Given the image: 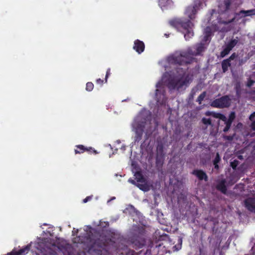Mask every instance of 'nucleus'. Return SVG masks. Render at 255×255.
<instances>
[{
    "instance_id": "37998d69",
    "label": "nucleus",
    "mask_w": 255,
    "mask_h": 255,
    "mask_svg": "<svg viewBox=\"0 0 255 255\" xmlns=\"http://www.w3.org/2000/svg\"><path fill=\"white\" fill-rule=\"evenodd\" d=\"M92 198V196H87L86 198H85L84 200H83V202L84 203H86L88 201H90Z\"/></svg>"
},
{
    "instance_id": "72a5a7b5",
    "label": "nucleus",
    "mask_w": 255,
    "mask_h": 255,
    "mask_svg": "<svg viewBox=\"0 0 255 255\" xmlns=\"http://www.w3.org/2000/svg\"><path fill=\"white\" fill-rule=\"evenodd\" d=\"M255 82V81L250 79L248 81V82H247V86L248 87H252L253 86V85L254 84V83Z\"/></svg>"
},
{
    "instance_id": "393cba45",
    "label": "nucleus",
    "mask_w": 255,
    "mask_h": 255,
    "mask_svg": "<svg viewBox=\"0 0 255 255\" xmlns=\"http://www.w3.org/2000/svg\"><path fill=\"white\" fill-rule=\"evenodd\" d=\"M206 92H203L198 97L197 99V102H198L199 104H201L202 103V102L203 101L204 99L206 97Z\"/></svg>"
},
{
    "instance_id": "bb28decb",
    "label": "nucleus",
    "mask_w": 255,
    "mask_h": 255,
    "mask_svg": "<svg viewBox=\"0 0 255 255\" xmlns=\"http://www.w3.org/2000/svg\"><path fill=\"white\" fill-rule=\"evenodd\" d=\"M239 163V161L235 159L233 161L231 162L230 166L234 170H235Z\"/></svg>"
},
{
    "instance_id": "f257e3e1",
    "label": "nucleus",
    "mask_w": 255,
    "mask_h": 255,
    "mask_svg": "<svg viewBox=\"0 0 255 255\" xmlns=\"http://www.w3.org/2000/svg\"><path fill=\"white\" fill-rule=\"evenodd\" d=\"M91 242L88 252L91 255H111V247L115 244L110 233L104 230H94Z\"/></svg>"
},
{
    "instance_id": "2eb2a0df",
    "label": "nucleus",
    "mask_w": 255,
    "mask_h": 255,
    "mask_svg": "<svg viewBox=\"0 0 255 255\" xmlns=\"http://www.w3.org/2000/svg\"><path fill=\"white\" fill-rule=\"evenodd\" d=\"M236 15L240 16V17L254 15H255V8L248 10H241L239 12L236 13Z\"/></svg>"
},
{
    "instance_id": "e433bc0d",
    "label": "nucleus",
    "mask_w": 255,
    "mask_h": 255,
    "mask_svg": "<svg viewBox=\"0 0 255 255\" xmlns=\"http://www.w3.org/2000/svg\"><path fill=\"white\" fill-rule=\"evenodd\" d=\"M218 119L224 122H226V120H227L226 117L222 114H220Z\"/></svg>"
},
{
    "instance_id": "4c0bfd02",
    "label": "nucleus",
    "mask_w": 255,
    "mask_h": 255,
    "mask_svg": "<svg viewBox=\"0 0 255 255\" xmlns=\"http://www.w3.org/2000/svg\"><path fill=\"white\" fill-rule=\"evenodd\" d=\"M249 120L251 122L255 121V111L250 116Z\"/></svg>"
},
{
    "instance_id": "5701e85b",
    "label": "nucleus",
    "mask_w": 255,
    "mask_h": 255,
    "mask_svg": "<svg viewBox=\"0 0 255 255\" xmlns=\"http://www.w3.org/2000/svg\"><path fill=\"white\" fill-rule=\"evenodd\" d=\"M232 123L233 122H231L230 120H227L226 122H225L226 126L223 130L224 132H226L230 129Z\"/></svg>"
},
{
    "instance_id": "4be33fe9",
    "label": "nucleus",
    "mask_w": 255,
    "mask_h": 255,
    "mask_svg": "<svg viewBox=\"0 0 255 255\" xmlns=\"http://www.w3.org/2000/svg\"><path fill=\"white\" fill-rule=\"evenodd\" d=\"M231 51V49L228 48L226 45L224 49L220 53V57L223 58L227 55Z\"/></svg>"
},
{
    "instance_id": "a211bd4d",
    "label": "nucleus",
    "mask_w": 255,
    "mask_h": 255,
    "mask_svg": "<svg viewBox=\"0 0 255 255\" xmlns=\"http://www.w3.org/2000/svg\"><path fill=\"white\" fill-rule=\"evenodd\" d=\"M221 160V157L218 152L216 153V156L214 159L213 160V163L214 165V168L216 170H218L219 169V166L218 164Z\"/></svg>"
},
{
    "instance_id": "f8f14e48",
    "label": "nucleus",
    "mask_w": 255,
    "mask_h": 255,
    "mask_svg": "<svg viewBox=\"0 0 255 255\" xmlns=\"http://www.w3.org/2000/svg\"><path fill=\"white\" fill-rule=\"evenodd\" d=\"M192 174L196 176L199 180H204L205 181H207L208 180V177L207 174L205 172L201 169H195L193 170Z\"/></svg>"
},
{
    "instance_id": "a878e982",
    "label": "nucleus",
    "mask_w": 255,
    "mask_h": 255,
    "mask_svg": "<svg viewBox=\"0 0 255 255\" xmlns=\"http://www.w3.org/2000/svg\"><path fill=\"white\" fill-rule=\"evenodd\" d=\"M141 253L142 251L135 253L133 250H128L125 253V255H139Z\"/></svg>"
},
{
    "instance_id": "473e14b6",
    "label": "nucleus",
    "mask_w": 255,
    "mask_h": 255,
    "mask_svg": "<svg viewBox=\"0 0 255 255\" xmlns=\"http://www.w3.org/2000/svg\"><path fill=\"white\" fill-rule=\"evenodd\" d=\"M110 75H111V69H110V68H108L107 70L106 75L105 76V83L107 82V79Z\"/></svg>"
},
{
    "instance_id": "dca6fc26",
    "label": "nucleus",
    "mask_w": 255,
    "mask_h": 255,
    "mask_svg": "<svg viewBox=\"0 0 255 255\" xmlns=\"http://www.w3.org/2000/svg\"><path fill=\"white\" fill-rule=\"evenodd\" d=\"M205 50L204 44L200 43L196 45V51L193 54L194 55H200Z\"/></svg>"
},
{
    "instance_id": "7c9ffc66",
    "label": "nucleus",
    "mask_w": 255,
    "mask_h": 255,
    "mask_svg": "<svg viewBox=\"0 0 255 255\" xmlns=\"http://www.w3.org/2000/svg\"><path fill=\"white\" fill-rule=\"evenodd\" d=\"M235 135V133L233 134L232 135H225V136H224V138L229 141H232L233 140Z\"/></svg>"
},
{
    "instance_id": "c85d7f7f",
    "label": "nucleus",
    "mask_w": 255,
    "mask_h": 255,
    "mask_svg": "<svg viewBox=\"0 0 255 255\" xmlns=\"http://www.w3.org/2000/svg\"><path fill=\"white\" fill-rule=\"evenodd\" d=\"M93 88H94V84H93V83L89 82L86 84V89L87 91H88L89 92L92 91L93 90Z\"/></svg>"
},
{
    "instance_id": "6ab92c4d",
    "label": "nucleus",
    "mask_w": 255,
    "mask_h": 255,
    "mask_svg": "<svg viewBox=\"0 0 255 255\" xmlns=\"http://www.w3.org/2000/svg\"><path fill=\"white\" fill-rule=\"evenodd\" d=\"M135 179L137 182L144 183L145 180L140 171H136L134 174Z\"/></svg>"
},
{
    "instance_id": "c9c22d12",
    "label": "nucleus",
    "mask_w": 255,
    "mask_h": 255,
    "mask_svg": "<svg viewBox=\"0 0 255 255\" xmlns=\"http://www.w3.org/2000/svg\"><path fill=\"white\" fill-rule=\"evenodd\" d=\"M230 180L229 181V184L231 185L234 184L237 182V180L234 179V177L233 176L230 177Z\"/></svg>"
},
{
    "instance_id": "7ed1b4c3",
    "label": "nucleus",
    "mask_w": 255,
    "mask_h": 255,
    "mask_svg": "<svg viewBox=\"0 0 255 255\" xmlns=\"http://www.w3.org/2000/svg\"><path fill=\"white\" fill-rule=\"evenodd\" d=\"M177 73L179 77H174L169 80L168 87L171 90L176 89L179 90L183 86L187 87L190 83V79L188 76L183 77L185 73V70L182 68L177 67Z\"/></svg>"
},
{
    "instance_id": "20e7f679",
    "label": "nucleus",
    "mask_w": 255,
    "mask_h": 255,
    "mask_svg": "<svg viewBox=\"0 0 255 255\" xmlns=\"http://www.w3.org/2000/svg\"><path fill=\"white\" fill-rule=\"evenodd\" d=\"M192 61L193 58L187 52L176 53L168 57L169 63L177 66L190 64Z\"/></svg>"
},
{
    "instance_id": "1a4fd4ad",
    "label": "nucleus",
    "mask_w": 255,
    "mask_h": 255,
    "mask_svg": "<svg viewBox=\"0 0 255 255\" xmlns=\"http://www.w3.org/2000/svg\"><path fill=\"white\" fill-rule=\"evenodd\" d=\"M164 159V147L162 144H158L156 148V163H163Z\"/></svg>"
},
{
    "instance_id": "f3484780",
    "label": "nucleus",
    "mask_w": 255,
    "mask_h": 255,
    "mask_svg": "<svg viewBox=\"0 0 255 255\" xmlns=\"http://www.w3.org/2000/svg\"><path fill=\"white\" fill-rule=\"evenodd\" d=\"M223 72L225 73L228 70V67L231 66V62L229 59H224L221 63Z\"/></svg>"
},
{
    "instance_id": "f03ea898",
    "label": "nucleus",
    "mask_w": 255,
    "mask_h": 255,
    "mask_svg": "<svg viewBox=\"0 0 255 255\" xmlns=\"http://www.w3.org/2000/svg\"><path fill=\"white\" fill-rule=\"evenodd\" d=\"M202 4V0H195L193 5L188 6L185 10V14L188 18H176L170 21L171 26L177 29L182 28L186 31L184 37L186 40H189L194 35L193 27L194 24L191 20L195 18V15L199 7Z\"/></svg>"
},
{
    "instance_id": "c03bdc74",
    "label": "nucleus",
    "mask_w": 255,
    "mask_h": 255,
    "mask_svg": "<svg viewBox=\"0 0 255 255\" xmlns=\"http://www.w3.org/2000/svg\"><path fill=\"white\" fill-rule=\"evenodd\" d=\"M212 114H213V112L208 111L205 113V115L207 116H212Z\"/></svg>"
},
{
    "instance_id": "412c9836",
    "label": "nucleus",
    "mask_w": 255,
    "mask_h": 255,
    "mask_svg": "<svg viewBox=\"0 0 255 255\" xmlns=\"http://www.w3.org/2000/svg\"><path fill=\"white\" fill-rule=\"evenodd\" d=\"M136 186L142 191H147L149 190V187L146 183H141L136 184Z\"/></svg>"
},
{
    "instance_id": "49530a36",
    "label": "nucleus",
    "mask_w": 255,
    "mask_h": 255,
    "mask_svg": "<svg viewBox=\"0 0 255 255\" xmlns=\"http://www.w3.org/2000/svg\"><path fill=\"white\" fill-rule=\"evenodd\" d=\"M128 181H129V182H130V183H132V184L136 185V184H136V182H135V181L134 180H132V179H129V180H128Z\"/></svg>"
},
{
    "instance_id": "0eeeda50",
    "label": "nucleus",
    "mask_w": 255,
    "mask_h": 255,
    "mask_svg": "<svg viewBox=\"0 0 255 255\" xmlns=\"http://www.w3.org/2000/svg\"><path fill=\"white\" fill-rule=\"evenodd\" d=\"M144 127V123L143 122H138L134 124V128L135 133L134 136L135 142H138L142 139Z\"/></svg>"
},
{
    "instance_id": "de8ad7c7",
    "label": "nucleus",
    "mask_w": 255,
    "mask_h": 255,
    "mask_svg": "<svg viewBox=\"0 0 255 255\" xmlns=\"http://www.w3.org/2000/svg\"><path fill=\"white\" fill-rule=\"evenodd\" d=\"M165 35L166 36V37H168L169 36V34H165Z\"/></svg>"
},
{
    "instance_id": "9d476101",
    "label": "nucleus",
    "mask_w": 255,
    "mask_h": 255,
    "mask_svg": "<svg viewBox=\"0 0 255 255\" xmlns=\"http://www.w3.org/2000/svg\"><path fill=\"white\" fill-rule=\"evenodd\" d=\"M76 149L74 151L75 154H80L84 153L85 151L88 152L89 153H93L97 154L98 153V151L92 147H86L83 145L79 144L76 146Z\"/></svg>"
},
{
    "instance_id": "2f4dec72",
    "label": "nucleus",
    "mask_w": 255,
    "mask_h": 255,
    "mask_svg": "<svg viewBox=\"0 0 255 255\" xmlns=\"http://www.w3.org/2000/svg\"><path fill=\"white\" fill-rule=\"evenodd\" d=\"M238 56V55L236 53H233L227 59H229L231 62L232 60H233Z\"/></svg>"
},
{
    "instance_id": "79ce46f5",
    "label": "nucleus",
    "mask_w": 255,
    "mask_h": 255,
    "mask_svg": "<svg viewBox=\"0 0 255 255\" xmlns=\"http://www.w3.org/2000/svg\"><path fill=\"white\" fill-rule=\"evenodd\" d=\"M209 34V36H210L211 34V31L210 28L209 27H207L206 29L205 34Z\"/></svg>"
},
{
    "instance_id": "cd10ccee",
    "label": "nucleus",
    "mask_w": 255,
    "mask_h": 255,
    "mask_svg": "<svg viewBox=\"0 0 255 255\" xmlns=\"http://www.w3.org/2000/svg\"><path fill=\"white\" fill-rule=\"evenodd\" d=\"M224 4L225 6V11H228L229 10L231 4V0H224Z\"/></svg>"
},
{
    "instance_id": "423d86ee",
    "label": "nucleus",
    "mask_w": 255,
    "mask_h": 255,
    "mask_svg": "<svg viewBox=\"0 0 255 255\" xmlns=\"http://www.w3.org/2000/svg\"><path fill=\"white\" fill-rule=\"evenodd\" d=\"M157 89L155 90V97L157 102L159 103H163L165 99V90L161 82H158L156 84Z\"/></svg>"
},
{
    "instance_id": "a18cd8bd",
    "label": "nucleus",
    "mask_w": 255,
    "mask_h": 255,
    "mask_svg": "<svg viewBox=\"0 0 255 255\" xmlns=\"http://www.w3.org/2000/svg\"><path fill=\"white\" fill-rule=\"evenodd\" d=\"M209 34H205L204 37V41H207L208 40V38L209 37Z\"/></svg>"
},
{
    "instance_id": "b1692460",
    "label": "nucleus",
    "mask_w": 255,
    "mask_h": 255,
    "mask_svg": "<svg viewBox=\"0 0 255 255\" xmlns=\"http://www.w3.org/2000/svg\"><path fill=\"white\" fill-rule=\"evenodd\" d=\"M201 121H202V123L205 125L211 126L212 127L213 126L211 119L203 118L201 120Z\"/></svg>"
},
{
    "instance_id": "4468645a",
    "label": "nucleus",
    "mask_w": 255,
    "mask_h": 255,
    "mask_svg": "<svg viewBox=\"0 0 255 255\" xmlns=\"http://www.w3.org/2000/svg\"><path fill=\"white\" fill-rule=\"evenodd\" d=\"M226 180L223 179L219 181L216 185L217 189L224 194H226L227 191V188L226 185Z\"/></svg>"
},
{
    "instance_id": "ea45409f",
    "label": "nucleus",
    "mask_w": 255,
    "mask_h": 255,
    "mask_svg": "<svg viewBox=\"0 0 255 255\" xmlns=\"http://www.w3.org/2000/svg\"><path fill=\"white\" fill-rule=\"evenodd\" d=\"M96 83L97 84H99L101 86L103 85V83H104V80H102L101 79L99 78V79H97L96 80Z\"/></svg>"
},
{
    "instance_id": "58836bf2",
    "label": "nucleus",
    "mask_w": 255,
    "mask_h": 255,
    "mask_svg": "<svg viewBox=\"0 0 255 255\" xmlns=\"http://www.w3.org/2000/svg\"><path fill=\"white\" fill-rule=\"evenodd\" d=\"M251 128L255 131V121H252V123L250 126Z\"/></svg>"
},
{
    "instance_id": "6e6552de",
    "label": "nucleus",
    "mask_w": 255,
    "mask_h": 255,
    "mask_svg": "<svg viewBox=\"0 0 255 255\" xmlns=\"http://www.w3.org/2000/svg\"><path fill=\"white\" fill-rule=\"evenodd\" d=\"M132 247L135 249L142 248L145 245V240L140 235H134L131 238Z\"/></svg>"
},
{
    "instance_id": "39448f33",
    "label": "nucleus",
    "mask_w": 255,
    "mask_h": 255,
    "mask_svg": "<svg viewBox=\"0 0 255 255\" xmlns=\"http://www.w3.org/2000/svg\"><path fill=\"white\" fill-rule=\"evenodd\" d=\"M231 99L229 96L225 95L214 100L211 103V106L217 108H228L231 106Z\"/></svg>"
},
{
    "instance_id": "c756f323",
    "label": "nucleus",
    "mask_w": 255,
    "mask_h": 255,
    "mask_svg": "<svg viewBox=\"0 0 255 255\" xmlns=\"http://www.w3.org/2000/svg\"><path fill=\"white\" fill-rule=\"evenodd\" d=\"M235 113L234 112H232L230 113L229 115V118L228 120H230L231 122H233V121L235 119Z\"/></svg>"
},
{
    "instance_id": "a19ab883",
    "label": "nucleus",
    "mask_w": 255,
    "mask_h": 255,
    "mask_svg": "<svg viewBox=\"0 0 255 255\" xmlns=\"http://www.w3.org/2000/svg\"><path fill=\"white\" fill-rule=\"evenodd\" d=\"M221 113H215L213 112L212 117L215 118H219V116Z\"/></svg>"
},
{
    "instance_id": "f704fd0d",
    "label": "nucleus",
    "mask_w": 255,
    "mask_h": 255,
    "mask_svg": "<svg viewBox=\"0 0 255 255\" xmlns=\"http://www.w3.org/2000/svg\"><path fill=\"white\" fill-rule=\"evenodd\" d=\"M236 95L238 97L240 96L241 92L240 90V85H236Z\"/></svg>"
},
{
    "instance_id": "aec40b11",
    "label": "nucleus",
    "mask_w": 255,
    "mask_h": 255,
    "mask_svg": "<svg viewBox=\"0 0 255 255\" xmlns=\"http://www.w3.org/2000/svg\"><path fill=\"white\" fill-rule=\"evenodd\" d=\"M238 42L239 41L237 39H231L226 45L232 50V49L238 44Z\"/></svg>"
},
{
    "instance_id": "9b49d317",
    "label": "nucleus",
    "mask_w": 255,
    "mask_h": 255,
    "mask_svg": "<svg viewBox=\"0 0 255 255\" xmlns=\"http://www.w3.org/2000/svg\"><path fill=\"white\" fill-rule=\"evenodd\" d=\"M244 203V206L248 211L255 214V197H248Z\"/></svg>"
},
{
    "instance_id": "ddd939ff",
    "label": "nucleus",
    "mask_w": 255,
    "mask_h": 255,
    "mask_svg": "<svg viewBox=\"0 0 255 255\" xmlns=\"http://www.w3.org/2000/svg\"><path fill=\"white\" fill-rule=\"evenodd\" d=\"M133 48L135 50L138 54L141 53L143 52L145 45L144 43L138 39H136L134 42V45Z\"/></svg>"
}]
</instances>
